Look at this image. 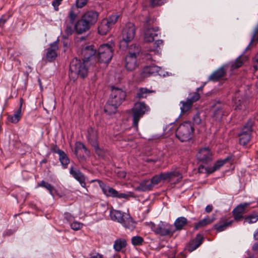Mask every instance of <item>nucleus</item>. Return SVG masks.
<instances>
[{
    "label": "nucleus",
    "mask_w": 258,
    "mask_h": 258,
    "mask_svg": "<svg viewBox=\"0 0 258 258\" xmlns=\"http://www.w3.org/2000/svg\"><path fill=\"white\" fill-rule=\"evenodd\" d=\"M89 258H107L103 254L96 251H92L89 254Z\"/></svg>",
    "instance_id": "obj_51"
},
{
    "label": "nucleus",
    "mask_w": 258,
    "mask_h": 258,
    "mask_svg": "<svg viewBox=\"0 0 258 258\" xmlns=\"http://www.w3.org/2000/svg\"><path fill=\"white\" fill-rule=\"evenodd\" d=\"M224 107L225 106L220 103H218L215 105L213 115L216 119H220L222 118L224 114L223 109Z\"/></svg>",
    "instance_id": "obj_27"
},
{
    "label": "nucleus",
    "mask_w": 258,
    "mask_h": 258,
    "mask_svg": "<svg viewBox=\"0 0 258 258\" xmlns=\"http://www.w3.org/2000/svg\"><path fill=\"white\" fill-rule=\"evenodd\" d=\"M258 221V212H254L245 218L244 223L249 224L255 223Z\"/></svg>",
    "instance_id": "obj_41"
},
{
    "label": "nucleus",
    "mask_w": 258,
    "mask_h": 258,
    "mask_svg": "<svg viewBox=\"0 0 258 258\" xmlns=\"http://www.w3.org/2000/svg\"><path fill=\"white\" fill-rule=\"evenodd\" d=\"M158 27L148 28L144 32V40L147 42H153L155 37L158 36Z\"/></svg>",
    "instance_id": "obj_20"
},
{
    "label": "nucleus",
    "mask_w": 258,
    "mask_h": 258,
    "mask_svg": "<svg viewBox=\"0 0 258 258\" xmlns=\"http://www.w3.org/2000/svg\"><path fill=\"white\" fill-rule=\"evenodd\" d=\"M151 229L154 232L162 236L172 235L175 232L172 225L162 221L158 224L152 223Z\"/></svg>",
    "instance_id": "obj_7"
},
{
    "label": "nucleus",
    "mask_w": 258,
    "mask_h": 258,
    "mask_svg": "<svg viewBox=\"0 0 258 258\" xmlns=\"http://www.w3.org/2000/svg\"><path fill=\"white\" fill-rule=\"evenodd\" d=\"M136 32V28L135 25L131 22L127 23L124 26L121 33V39L120 40V47L123 49L126 48L135 38Z\"/></svg>",
    "instance_id": "obj_4"
},
{
    "label": "nucleus",
    "mask_w": 258,
    "mask_h": 258,
    "mask_svg": "<svg viewBox=\"0 0 258 258\" xmlns=\"http://www.w3.org/2000/svg\"><path fill=\"white\" fill-rule=\"evenodd\" d=\"M126 92L121 89L113 87L108 100L112 103L120 105L125 100Z\"/></svg>",
    "instance_id": "obj_9"
},
{
    "label": "nucleus",
    "mask_w": 258,
    "mask_h": 258,
    "mask_svg": "<svg viewBox=\"0 0 258 258\" xmlns=\"http://www.w3.org/2000/svg\"><path fill=\"white\" fill-rule=\"evenodd\" d=\"M254 238L255 240H258V228L253 234Z\"/></svg>",
    "instance_id": "obj_64"
},
{
    "label": "nucleus",
    "mask_w": 258,
    "mask_h": 258,
    "mask_svg": "<svg viewBox=\"0 0 258 258\" xmlns=\"http://www.w3.org/2000/svg\"><path fill=\"white\" fill-rule=\"evenodd\" d=\"M22 117V111L21 109H18L13 115H9L7 117L8 120L11 123H16Z\"/></svg>",
    "instance_id": "obj_34"
},
{
    "label": "nucleus",
    "mask_w": 258,
    "mask_h": 258,
    "mask_svg": "<svg viewBox=\"0 0 258 258\" xmlns=\"http://www.w3.org/2000/svg\"><path fill=\"white\" fill-rule=\"evenodd\" d=\"M118 106L119 105L115 104V103H112V102H110V101L108 100L105 106L104 111L109 115L115 113Z\"/></svg>",
    "instance_id": "obj_31"
},
{
    "label": "nucleus",
    "mask_w": 258,
    "mask_h": 258,
    "mask_svg": "<svg viewBox=\"0 0 258 258\" xmlns=\"http://www.w3.org/2000/svg\"><path fill=\"white\" fill-rule=\"evenodd\" d=\"M249 205V203H245L237 206L232 211L234 220L240 221L243 218V214L244 213L245 209Z\"/></svg>",
    "instance_id": "obj_18"
},
{
    "label": "nucleus",
    "mask_w": 258,
    "mask_h": 258,
    "mask_svg": "<svg viewBox=\"0 0 258 258\" xmlns=\"http://www.w3.org/2000/svg\"><path fill=\"white\" fill-rule=\"evenodd\" d=\"M163 45V42L162 40L159 39L156 41V42L154 43L155 48L153 50L155 53L159 54L161 53V46H162Z\"/></svg>",
    "instance_id": "obj_45"
},
{
    "label": "nucleus",
    "mask_w": 258,
    "mask_h": 258,
    "mask_svg": "<svg viewBox=\"0 0 258 258\" xmlns=\"http://www.w3.org/2000/svg\"><path fill=\"white\" fill-rule=\"evenodd\" d=\"M126 241L124 239H117L114 242L113 248L116 251H120L121 249L126 247Z\"/></svg>",
    "instance_id": "obj_33"
},
{
    "label": "nucleus",
    "mask_w": 258,
    "mask_h": 258,
    "mask_svg": "<svg viewBox=\"0 0 258 258\" xmlns=\"http://www.w3.org/2000/svg\"><path fill=\"white\" fill-rule=\"evenodd\" d=\"M198 160L203 163H208L213 159V153L208 147H204L199 150L197 154Z\"/></svg>",
    "instance_id": "obj_11"
},
{
    "label": "nucleus",
    "mask_w": 258,
    "mask_h": 258,
    "mask_svg": "<svg viewBox=\"0 0 258 258\" xmlns=\"http://www.w3.org/2000/svg\"><path fill=\"white\" fill-rule=\"evenodd\" d=\"M87 138L88 142L97 150L99 149L98 144V133L96 130L90 127L88 130Z\"/></svg>",
    "instance_id": "obj_12"
},
{
    "label": "nucleus",
    "mask_w": 258,
    "mask_h": 258,
    "mask_svg": "<svg viewBox=\"0 0 258 258\" xmlns=\"http://www.w3.org/2000/svg\"><path fill=\"white\" fill-rule=\"evenodd\" d=\"M129 196L124 193H118L117 191V194L116 195V198H118L119 199H126L128 198Z\"/></svg>",
    "instance_id": "obj_57"
},
{
    "label": "nucleus",
    "mask_w": 258,
    "mask_h": 258,
    "mask_svg": "<svg viewBox=\"0 0 258 258\" xmlns=\"http://www.w3.org/2000/svg\"><path fill=\"white\" fill-rule=\"evenodd\" d=\"M226 73L224 67H221L214 72L209 77L208 80L214 82L218 81Z\"/></svg>",
    "instance_id": "obj_25"
},
{
    "label": "nucleus",
    "mask_w": 258,
    "mask_h": 258,
    "mask_svg": "<svg viewBox=\"0 0 258 258\" xmlns=\"http://www.w3.org/2000/svg\"><path fill=\"white\" fill-rule=\"evenodd\" d=\"M37 187H42L46 188L49 191V194L54 197L55 193L56 192V189L50 183L42 180L40 183H38Z\"/></svg>",
    "instance_id": "obj_30"
},
{
    "label": "nucleus",
    "mask_w": 258,
    "mask_h": 258,
    "mask_svg": "<svg viewBox=\"0 0 258 258\" xmlns=\"http://www.w3.org/2000/svg\"><path fill=\"white\" fill-rule=\"evenodd\" d=\"M143 242L144 239L141 236H135L132 238V243L135 246L141 245Z\"/></svg>",
    "instance_id": "obj_46"
},
{
    "label": "nucleus",
    "mask_w": 258,
    "mask_h": 258,
    "mask_svg": "<svg viewBox=\"0 0 258 258\" xmlns=\"http://www.w3.org/2000/svg\"><path fill=\"white\" fill-rule=\"evenodd\" d=\"M243 62H244L243 59L239 57L236 59V60L233 63L231 67L233 69L238 68L240 67L241 66H242Z\"/></svg>",
    "instance_id": "obj_47"
},
{
    "label": "nucleus",
    "mask_w": 258,
    "mask_h": 258,
    "mask_svg": "<svg viewBox=\"0 0 258 258\" xmlns=\"http://www.w3.org/2000/svg\"><path fill=\"white\" fill-rule=\"evenodd\" d=\"M83 224L82 223L74 221L71 224V227L74 230H78L82 228Z\"/></svg>",
    "instance_id": "obj_49"
},
{
    "label": "nucleus",
    "mask_w": 258,
    "mask_h": 258,
    "mask_svg": "<svg viewBox=\"0 0 258 258\" xmlns=\"http://www.w3.org/2000/svg\"><path fill=\"white\" fill-rule=\"evenodd\" d=\"M77 16V14L75 12L74 8H72L69 11L68 16L65 21H68L69 22L75 23V20Z\"/></svg>",
    "instance_id": "obj_44"
},
{
    "label": "nucleus",
    "mask_w": 258,
    "mask_h": 258,
    "mask_svg": "<svg viewBox=\"0 0 258 258\" xmlns=\"http://www.w3.org/2000/svg\"><path fill=\"white\" fill-rule=\"evenodd\" d=\"M63 0H54L52 2V5L53 6L55 11H57L59 9L58 6L60 5Z\"/></svg>",
    "instance_id": "obj_55"
},
{
    "label": "nucleus",
    "mask_w": 258,
    "mask_h": 258,
    "mask_svg": "<svg viewBox=\"0 0 258 258\" xmlns=\"http://www.w3.org/2000/svg\"><path fill=\"white\" fill-rule=\"evenodd\" d=\"M160 68L155 65H151L147 66L144 68L142 72V76L144 77H147L151 75H158L161 76V74L159 73Z\"/></svg>",
    "instance_id": "obj_21"
},
{
    "label": "nucleus",
    "mask_w": 258,
    "mask_h": 258,
    "mask_svg": "<svg viewBox=\"0 0 258 258\" xmlns=\"http://www.w3.org/2000/svg\"><path fill=\"white\" fill-rule=\"evenodd\" d=\"M75 23L64 21L63 26V38H68L75 31Z\"/></svg>",
    "instance_id": "obj_22"
},
{
    "label": "nucleus",
    "mask_w": 258,
    "mask_h": 258,
    "mask_svg": "<svg viewBox=\"0 0 258 258\" xmlns=\"http://www.w3.org/2000/svg\"><path fill=\"white\" fill-rule=\"evenodd\" d=\"M202 90V87H199L197 89V91L195 92L191 93L189 94L188 97L187 98V100L188 101H189L192 104L194 102L198 101L200 98V94L198 92L200 90Z\"/></svg>",
    "instance_id": "obj_39"
},
{
    "label": "nucleus",
    "mask_w": 258,
    "mask_h": 258,
    "mask_svg": "<svg viewBox=\"0 0 258 258\" xmlns=\"http://www.w3.org/2000/svg\"><path fill=\"white\" fill-rule=\"evenodd\" d=\"M187 220L184 217H180L177 218L174 223L175 230H180L187 224Z\"/></svg>",
    "instance_id": "obj_28"
},
{
    "label": "nucleus",
    "mask_w": 258,
    "mask_h": 258,
    "mask_svg": "<svg viewBox=\"0 0 258 258\" xmlns=\"http://www.w3.org/2000/svg\"><path fill=\"white\" fill-rule=\"evenodd\" d=\"M59 160L63 168H66L70 163V159L63 151H59Z\"/></svg>",
    "instance_id": "obj_35"
},
{
    "label": "nucleus",
    "mask_w": 258,
    "mask_h": 258,
    "mask_svg": "<svg viewBox=\"0 0 258 258\" xmlns=\"http://www.w3.org/2000/svg\"><path fill=\"white\" fill-rule=\"evenodd\" d=\"M194 130L191 122L186 121L178 126L176 130L175 135L181 142L187 141L191 139Z\"/></svg>",
    "instance_id": "obj_6"
},
{
    "label": "nucleus",
    "mask_w": 258,
    "mask_h": 258,
    "mask_svg": "<svg viewBox=\"0 0 258 258\" xmlns=\"http://www.w3.org/2000/svg\"><path fill=\"white\" fill-rule=\"evenodd\" d=\"M126 176V173L124 171H121L118 172V176L120 178H124Z\"/></svg>",
    "instance_id": "obj_59"
},
{
    "label": "nucleus",
    "mask_w": 258,
    "mask_h": 258,
    "mask_svg": "<svg viewBox=\"0 0 258 258\" xmlns=\"http://www.w3.org/2000/svg\"><path fill=\"white\" fill-rule=\"evenodd\" d=\"M153 91L146 88H140L138 89L136 98L141 99L145 98L147 96Z\"/></svg>",
    "instance_id": "obj_36"
},
{
    "label": "nucleus",
    "mask_w": 258,
    "mask_h": 258,
    "mask_svg": "<svg viewBox=\"0 0 258 258\" xmlns=\"http://www.w3.org/2000/svg\"><path fill=\"white\" fill-rule=\"evenodd\" d=\"M231 159V157L230 156L227 157L225 159L223 160H218L213 165L212 167V171H215L218 169H219L221 166H222L225 163L228 162Z\"/></svg>",
    "instance_id": "obj_40"
},
{
    "label": "nucleus",
    "mask_w": 258,
    "mask_h": 258,
    "mask_svg": "<svg viewBox=\"0 0 258 258\" xmlns=\"http://www.w3.org/2000/svg\"><path fill=\"white\" fill-rule=\"evenodd\" d=\"M96 50L94 46H86L82 49V60L77 58H74L70 65V76L73 75L85 78L88 74V67L89 63L94 62L95 59Z\"/></svg>",
    "instance_id": "obj_1"
},
{
    "label": "nucleus",
    "mask_w": 258,
    "mask_h": 258,
    "mask_svg": "<svg viewBox=\"0 0 258 258\" xmlns=\"http://www.w3.org/2000/svg\"><path fill=\"white\" fill-rule=\"evenodd\" d=\"M153 187L149 180H145L136 187V189L139 191H146L151 189Z\"/></svg>",
    "instance_id": "obj_29"
},
{
    "label": "nucleus",
    "mask_w": 258,
    "mask_h": 258,
    "mask_svg": "<svg viewBox=\"0 0 258 258\" xmlns=\"http://www.w3.org/2000/svg\"><path fill=\"white\" fill-rule=\"evenodd\" d=\"M151 183H152V185L153 186L155 185H156L162 181L161 177L160 174H157L154 176L150 180Z\"/></svg>",
    "instance_id": "obj_48"
},
{
    "label": "nucleus",
    "mask_w": 258,
    "mask_h": 258,
    "mask_svg": "<svg viewBox=\"0 0 258 258\" xmlns=\"http://www.w3.org/2000/svg\"><path fill=\"white\" fill-rule=\"evenodd\" d=\"M111 27L103 19L98 27V33L102 35H105L110 30Z\"/></svg>",
    "instance_id": "obj_32"
},
{
    "label": "nucleus",
    "mask_w": 258,
    "mask_h": 258,
    "mask_svg": "<svg viewBox=\"0 0 258 258\" xmlns=\"http://www.w3.org/2000/svg\"><path fill=\"white\" fill-rule=\"evenodd\" d=\"M150 108L144 102H137L134 104L132 109L133 117V126L136 130L138 128V123L140 119L147 113L149 112Z\"/></svg>",
    "instance_id": "obj_3"
},
{
    "label": "nucleus",
    "mask_w": 258,
    "mask_h": 258,
    "mask_svg": "<svg viewBox=\"0 0 258 258\" xmlns=\"http://www.w3.org/2000/svg\"><path fill=\"white\" fill-rule=\"evenodd\" d=\"M91 26L81 17L75 24V32L78 34H82L88 31Z\"/></svg>",
    "instance_id": "obj_16"
},
{
    "label": "nucleus",
    "mask_w": 258,
    "mask_h": 258,
    "mask_svg": "<svg viewBox=\"0 0 258 258\" xmlns=\"http://www.w3.org/2000/svg\"><path fill=\"white\" fill-rule=\"evenodd\" d=\"M253 123V120L249 119L242 128L241 132L239 134V142L240 145L245 146L249 142Z\"/></svg>",
    "instance_id": "obj_8"
},
{
    "label": "nucleus",
    "mask_w": 258,
    "mask_h": 258,
    "mask_svg": "<svg viewBox=\"0 0 258 258\" xmlns=\"http://www.w3.org/2000/svg\"><path fill=\"white\" fill-rule=\"evenodd\" d=\"M150 5L152 7H154L163 5L165 0H150Z\"/></svg>",
    "instance_id": "obj_50"
},
{
    "label": "nucleus",
    "mask_w": 258,
    "mask_h": 258,
    "mask_svg": "<svg viewBox=\"0 0 258 258\" xmlns=\"http://www.w3.org/2000/svg\"><path fill=\"white\" fill-rule=\"evenodd\" d=\"M52 151L53 152L58 154L59 151H61V150L60 149H59L58 148H57V147H55L52 149Z\"/></svg>",
    "instance_id": "obj_61"
},
{
    "label": "nucleus",
    "mask_w": 258,
    "mask_h": 258,
    "mask_svg": "<svg viewBox=\"0 0 258 258\" xmlns=\"http://www.w3.org/2000/svg\"><path fill=\"white\" fill-rule=\"evenodd\" d=\"M253 61L256 64L254 66V68L257 70L258 69V53L255 55Z\"/></svg>",
    "instance_id": "obj_58"
},
{
    "label": "nucleus",
    "mask_w": 258,
    "mask_h": 258,
    "mask_svg": "<svg viewBox=\"0 0 258 258\" xmlns=\"http://www.w3.org/2000/svg\"><path fill=\"white\" fill-rule=\"evenodd\" d=\"M252 249L254 250H258V241L255 242L253 246H252Z\"/></svg>",
    "instance_id": "obj_63"
},
{
    "label": "nucleus",
    "mask_w": 258,
    "mask_h": 258,
    "mask_svg": "<svg viewBox=\"0 0 258 258\" xmlns=\"http://www.w3.org/2000/svg\"><path fill=\"white\" fill-rule=\"evenodd\" d=\"M233 222V220H230L227 217H223L220 219L218 223L214 225V228L217 232H220L230 227Z\"/></svg>",
    "instance_id": "obj_14"
},
{
    "label": "nucleus",
    "mask_w": 258,
    "mask_h": 258,
    "mask_svg": "<svg viewBox=\"0 0 258 258\" xmlns=\"http://www.w3.org/2000/svg\"><path fill=\"white\" fill-rule=\"evenodd\" d=\"M180 104L182 105L180 106L181 113L183 114L188 111L192 106V104L186 99V101H181Z\"/></svg>",
    "instance_id": "obj_42"
},
{
    "label": "nucleus",
    "mask_w": 258,
    "mask_h": 258,
    "mask_svg": "<svg viewBox=\"0 0 258 258\" xmlns=\"http://www.w3.org/2000/svg\"><path fill=\"white\" fill-rule=\"evenodd\" d=\"M110 217L112 220L117 221L126 228L131 230L136 227V223L128 214L120 211L111 209L110 211Z\"/></svg>",
    "instance_id": "obj_2"
},
{
    "label": "nucleus",
    "mask_w": 258,
    "mask_h": 258,
    "mask_svg": "<svg viewBox=\"0 0 258 258\" xmlns=\"http://www.w3.org/2000/svg\"><path fill=\"white\" fill-rule=\"evenodd\" d=\"M169 175V182L176 183L180 182L182 178V174L177 170L171 171L168 172Z\"/></svg>",
    "instance_id": "obj_26"
},
{
    "label": "nucleus",
    "mask_w": 258,
    "mask_h": 258,
    "mask_svg": "<svg viewBox=\"0 0 258 258\" xmlns=\"http://www.w3.org/2000/svg\"><path fill=\"white\" fill-rule=\"evenodd\" d=\"M10 16L7 15H4L0 18V27L3 26L5 23L8 20Z\"/></svg>",
    "instance_id": "obj_52"
},
{
    "label": "nucleus",
    "mask_w": 258,
    "mask_h": 258,
    "mask_svg": "<svg viewBox=\"0 0 258 258\" xmlns=\"http://www.w3.org/2000/svg\"><path fill=\"white\" fill-rule=\"evenodd\" d=\"M23 103H24V100H23V98H21L20 99V105H19V107L18 109H21V111H22V105H23Z\"/></svg>",
    "instance_id": "obj_62"
},
{
    "label": "nucleus",
    "mask_w": 258,
    "mask_h": 258,
    "mask_svg": "<svg viewBox=\"0 0 258 258\" xmlns=\"http://www.w3.org/2000/svg\"><path fill=\"white\" fill-rule=\"evenodd\" d=\"M99 14L94 11H88L86 12L82 16L81 18L83 19L87 23L92 27L97 21Z\"/></svg>",
    "instance_id": "obj_13"
},
{
    "label": "nucleus",
    "mask_w": 258,
    "mask_h": 258,
    "mask_svg": "<svg viewBox=\"0 0 258 258\" xmlns=\"http://www.w3.org/2000/svg\"><path fill=\"white\" fill-rule=\"evenodd\" d=\"M84 150V153L88 155L89 153V151L87 150L85 145L81 142H77L75 145V153L76 155H78V152L80 150Z\"/></svg>",
    "instance_id": "obj_43"
},
{
    "label": "nucleus",
    "mask_w": 258,
    "mask_h": 258,
    "mask_svg": "<svg viewBox=\"0 0 258 258\" xmlns=\"http://www.w3.org/2000/svg\"><path fill=\"white\" fill-rule=\"evenodd\" d=\"M119 16L120 15L118 13H113L107 18L104 19V20L112 28L117 22Z\"/></svg>",
    "instance_id": "obj_37"
},
{
    "label": "nucleus",
    "mask_w": 258,
    "mask_h": 258,
    "mask_svg": "<svg viewBox=\"0 0 258 258\" xmlns=\"http://www.w3.org/2000/svg\"><path fill=\"white\" fill-rule=\"evenodd\" d=\"M193 121L194 123L197 124H199L201 123L202 119L201 118L199 113H197L194 115L193 117Z\"/></svg>",
    "instance_id": "obj_54"
},
{
    "label": "nucleus",
    "mask_w": 258,
    "mask_h": 258,
    "mask_svg": "<svg viewBox=\"0 0 258 258\" xmlns=\"http://www.w3.org/2000/svg\"><path fill=\"white\" fill-rule=\"evenodd\" d=\"M70 173L75 179L79 182L82 187H85L86 178L85 175L80 171V170L75 168L73 167H71L70 169Z\"/></svg>",
    "instance_id": "obj_17"
},
{
    "label": "nucleus",
    "mask_w": 258,
    "mask_h": 258,
    "mask_svg": "<svg viewBox=\"0 0 258 258\" xmlns=\"http://www.w3.org/2000/svg\"><path fill=\"white\" fill-rule=\"evenodd\" d=\"M113 42H109L101 45L97 51V58L101 63H108L111 59L113 53Z\"/></svg>",
    "instance_id": "obj_5"
},
{
    "label": "nucleus",
    "mask_w": 258,
    "mask_h": 258,
    "mask_svg": "<svg viewBox=\"0 0 258 258\" xmlns=\"http://www.w3.org/2000/svg\"><path fill=\"white\" fill-rule=\"evenodd\" d=\"M88 0H76V4L78 8H81L86 5Z\"/></svg>",
    "instance_id": "obj_53"
},
{
    "label": "nucleus",
    "mask_w": 258,
    "mask_h": 258,
    "mask_svg": "<svg viewBox=\"0 0 258 258\" xmlns=\"http://www.w3.org/2000/svg\"><path fill=\"white\" fill-rule=\"evenodd\" d=\"M95 181H97L102 189L103 193L107 197H111L113 198H116L117 194V191L115 189L111 187L106 184H105L102 181L96 179Z\"/></svg>",
    "instance_id": "obj_15"
},
{
    "label": "nucleus",
    "mask_w": 258,
    "mask_h": 258,
    "mask_svg": "<svg viewBox=\"0 0 258 258\" xmlns=\"http://www.w3.org/2000/svg\"><path fill=\"white\" fill-rule=\"evenodd\" d=\"M58 49L57 43L54 42L50 45V47L47 49L45 58L48 61L51 62L54 60L57 56L56 51Z\"/></svg>",
    "instance_id": "obj_19"
},
{
    "label": "nucleus",
    "mask_w": 258,
    "mask_h": 258,
    "mask_svg": "<svg viewBox=\"0 0 258 258\" xmlns=\"http://www.w3.org/2000/svg\"><path fill=\"white\" fill-rule=\"evenodd\" d=\"M162 180V181H167L169 182V175L168 172H163L159 174Z\"/></svg>",
    "instance_id": "obj_56"
},
{
    "label": "nucleus",
    "mask_w": 258,
    "mask_h": 258,
    "mask_svg": "<svg viewBox=\"0 0 258 258\" xmlns=\"http://www.w3.org/2000/svg\"><path fill=\"white\" fill-rule=\"evenodd\" d=\"M204 237L201 234H198L194 239L190 243L188 250L192 252L198 248L203 243Z\"/></svg>",
    "instance_id": "obj_23"
},
{
    "label": "nucleus",
    "mask_w": 258,
    "mask_h": 258,
    "mask_svg": "<svg viewBox=\"0 0 258 258\" xmlns=\"http://www.w3.org/2000/svg\"><path fill=\"white\" fill-rule=\"evenodd\" d=\"M215 220V217L214 215L212 217L207 216L198 222L195 223L194 229L198 230L200 228L205 227L212 223Z\"/></svg>",
    "instance_id": "obj_24"
},
{
    "label": "nucleus",
    "mask_w": 258,
    "mask_h": 258,
    "mask_svg": "<svg viewBox=\"0 0 258 258\" xmlns=\"http://www.w3.org/2000/svg\"><path fill=\"white\" fill-rule=\"evenodd\" d=\"M140 51L138 47L134 52H130L125 58V67L128 71H134L137 67V57Z\"/></svg>",
    "instance_id": "obj_10"
},
{
    "label": "nucleus",
    "mask_w": 258,
    "mask_h": 258,
    "mask_svg": "<svg viewBox=\"0 0 258 258\" xmlns=\"http://www.w3.org/2000/svg\"><path fill=\"white\" fill-rule=\"evenodd\" d=\"M213 206L212 205H208L206 206L205 208V211L207 213H210L213 210Z\"/></svg>",
    "instance_id": "obj_60"
},
{
    "label": "nucleus",
    "mask_w": 258,
    "mask_h": 258,
    "mask_svg": "<svg viewBox=\"0 0 258 258\" xmlns=\"http://www.w3.org/2000/svg\"><path fill=\"white\" fill-rule=\"evenodd\" d=\"M233 101L235 110H244L246 109L245 103L243 100H241L238 98H235L233 99Z\"/></svg>",
    "instance_id": "obj_38"
}]
</instances>
